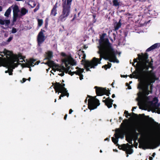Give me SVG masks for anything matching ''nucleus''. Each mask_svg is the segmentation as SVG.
Here are the masks:
<instances>
[{"instance_id": "56", "label": "nucleus", "mask_w": 160, "mask_h": 160, "mask_svg": "<svg viewBox=\"0 0 160 160\" xmlns=\"http://www.w3.org/2000/svg\"><path fill=\"white\" fill-rule=\"evenodd\" d=\"M127 15H128V16L130 17H129V18H132V14L130 13H128L126 14Z\"/></svg>"}, {"instance_id": "49", "label": "nucleus", "mask_w": 160, "mask_h": 160, "mask_svg": "<svg viewBox=\"0 0 160 160\" xmlns=\"http://www.w3.org/2000/svg\"><path fill=\"white\" fill-rule=\"evenodd\" d=\"M0 24L3 25L5 24V20H2L0 19Z\"/></svg>"}, {"instance_id": "27", "label": "nucleus", "mask_w": 160, "mask_h": 160, "mask_svg": "<svg viewBox=\"0 0 160 160\" xmlns=\"http://www.w3.org/2000/svg\"><path fill=\"white\" fill-rule=\"evenodd\" d=\"M79 51H81L82 52V58L83 59H82V61H81V62H84V67L85 68V69H86V68L85 67V62H84V61L85 60V58H86V54L85 53L84 51H83V50H81V49L79 50ZM86 61H88V60H86ZM88 61H89V60H88ZM86 71H87V70H86Z\"/></svg>"}, {"instance_id": "21", "label": "nucleus", "mask_w": 160, "mask_h": 160, "mask_svg": "<svg viewBox=\"0 0 160 160\" xmlns=\"http://www.w3.org/2000/svg\"><path fill=\"white\" fill-rule=\"evenodd\" d=\"M143 64L142 66L141 67L142 70L144 69L148 70L149 68H151L152 70H153L154 69V67L153 66V64H151L150 65H147L146 63H144Z\"/></svg>"}, {"instance_id": "28", "label": "nucleus", "mask_w": 160, "mask_h": 160, "mask_svg": "<svg viewBox=\"0 0 160 160\" xmlns=\"http://www.w3.org/2000/svg\"><path fill=\"white\" fill-rule=\"evenodd\" d=\"M114 136L115 137V138H114V137H112V142L116 145H117V144H118V141L119 137H117L116 135H115V134Z\"/></svg>"}, {"instance_id": "7", "label": "nucleus", "mask_w": 160, "mask_h": 160, "mask_svg": "<svg viewBox=\"0 0 160 160\" xmlns=\"http://www.w3.org/2000/svg\"><path fill=\"white\" fill-rule=\"evenodd\" d=\"M94 88L96 89V93L98 96H102L104 95L109 96L110 94L109 91L105 88L98 86H95Z\"/></svg>"}, {"instance_id": "44", "label": "nucleus", "mask_w": 160, "mask_h": 160, "mask_svg": "<svg viewBox=\"0 0 160 160\" xmlns=\"http://www.w3.org/2000/svg\"><path fill=\"white\" fill-rule=\"evenodd\" d=\"M10 61L15 66V67H17L18 65L16 63H15L14 62H15L16 61L15 60H14V58H12L10 59Z\"/></svg>"}, {"instance_id": "6", "label": "nucleus", "mask_w": 160, "mask_h": 160, "mask_svg": "<svg viewBox=\"0 0 160 160\" xmlns=\"http://www.w3.org/2000/svg\"><path fill=\"white\" fill-rule=\"evenodd\" d=\"M131 131L136 136L137 138H138V136L139 135V133L136 132L138 131L142 135H146V132L144 128L138 127L136 125H133L132 126L131 128Z\"/></svg>"}, {"instance_id": "15", "label": "nucleus", "mask_w": 160, "mask_h": 160, "mask_svg": "<svg viewBox=\"0 0 160 160\" xmlns=\"http://www.w3.org/2000/svg\"><path fill=\"white\" fill-rule=\"evenodd\" d=\"M52 85L54 86V88L56 92H57V90L60 89V88H64L65 84L64 83L60 84L59 82H56L55 83H52Z\"/></svg>"}, {"instance_id": "39", "label": "nucleus", "mask_w": 160, "mask_h": 160, "mask_svg": "<svg viewBox=\"0 0 160 160\" xmlns=\"http://www.w3.org/2000/svg\"><path fill=\"white\" fill-rule=\"evenodd\" d=\"M129 77L130 78H134L137 79L138 78L139 76L138 75H135L132 74H131L129 76Z\"/></svg>"}, {"instance_id": "32", "label": "nucleus", "mask_w": 160, "mask_h": 160, "mask_svg": "<svg viewBox=\"0 0 160 160\" xmlns=\"http://www.w3.org/2000/svg\"><path fill=\"white\" fill-rule=\"evenodd\" d=\"M133 150L132 149L130 148L129 149H127L126 151V153L127 154L126 157H128V154H131L133 152Z\"/></svg>"}, {"instance_id": "54", "label": "nucleus", "mask_w": 160, "mask_h": 160, "mask_svg": "<svg viewBox=\"0 0 160 160\" xmlns=\"http://www.w3.org/2000/svg\"><path fill=\"white\" fill-rule=\"evenodd\" d=\"M62 73H59L58 74V75H59L60 76H61V77H62L64 76V72H62Z\"/></svg>"}, {"instance_id": "60", "label": "nucleus", "mask_w": 160, "mask_h": 160, "mask_svg": "<svg viewBox=\"0 0 160 160\" xmlns=\"http://www.w3.org/2000/svg\"><path fill=\"white\" fill-rule=\"evenodd\" d=\"M57 3H56L55 4V5L54 7L53 8V9L52 10H55L56 9V8H57Z\"/></svg>"}, {"instance_id": "31", "label": "nucleus", "mask_w": 160, "mask_h": 160, "mask_svg": "<svg viewBox=\"0 0 160 160\" xmlns=\"http://www.w3.org/2000/svg\"><path fill=\"white\" fill-rule=\"evenodd\" d=\"M113 5L115 7H118L120 4V2L118 0H113L112 1Z\"/></svg>"}, {"instance_id": "42", "label": "nucleus", "mask_w": 160, "mask_h": 160, "mask_svg": "<svg viewBox=\"0 0 160 160\" xmlns=\"http://www.w3.org/2000/svg\"><path fill=\"white\" fill-rule=\"evenodd\" d=\"M57 13L56 11H51L50 15L52 16H54Z\"/></svg>"}, {"instance_id": "59", "label": "nucleus", "mask_w": 160, "mask_h": 160, "mask_svg": "<svg viewBox=\"0 0 160 160\" xmlns=\"http://www.w3.org/2000/svg\"><path fill=\"white\" fill-rule=\"evenodd\" d=\"M68 74L71 76H72L73 75V72H71V71H70L68 72Z\"/></svg>"}, {"instance_id": "16", "label": "nucleus", "mask_w": 160, "mask_h": 160, "mask_svg": "<svg viewBox=\"0 0 160 160\" xmlns=\"http://www.w3.org/2000/svg\"><path fill=\"white\" fill-rule=\"evenodd\" d=\"M36 61L35 59L33 58H30L27 63L23 64L26 65V67L30 68L31 67H33L34 66V62Z\"/></svg>"}, {"instance_id": "13", "label": "nucleus", "mask_w": 160, "mask_h": 160, "mask_svg": "<svg viewBox=\"0 0 160 160\" xmlns=\"http://www.w3.org/2000/svg\"><path fill=\"white\" fill-rule=\"evenodd\" d=\"M147 57V58L145 59L144 61H143V63H142L141 65V67L142 66L143 64H144V63H146V64H147V65H151V64H153V61L152 59L151 60V61H150L149 59H148V55L147 53L145 52V53H144V57Z\"/></svg>"}, {"instance_id": "62", "label": "nucleus", "mask_w": 160, "mask_h": 160, "mask_svg": "<svg viewBox=\"0 0 160 160\" xmlns=\"http://www.w3.org/2000/svg\"><path fill=\"white\" fill-rule=\"evenodd\" d=\"M72 112H73V110H72V109H70L69 110V114H71L72 113Z\"/></svg>"}, {"instance_id": "23", "label": "nucleus", "mask_w": 160, "mask_h": 160, "mask_svg": "<svg viewBox=\"0 0 160 160\" xmlns=\"http://www.w3.org/2000/svg\"><path fill=\"white\" fill-rule=\"evenodd\" d=\"M58 67H57L56 69V70L59 71V72H64V71L67 69V68L63 66H60L58 64Z\"/></svg>"}, {"instance_id": "2", "label": "nucleus", "mask_w": 160, "mask_h": 160, "mask_svg": "<svg viewBox=\"0 0 160 160\" xmlns=\"http://www.w3.org/2000/svg\"><path fill=\"white\" fill-rule=\"evenodd\" d=\"M154 80L152 81L140 77V81L139 83L138 88L142 90L140 93L141 95L144 97H146L147 99L148 97L147 96L149 93H152V84L155 82Z\"/></svg>"}, {"instance_id": "37", "label": "nucleus", "mask_w": 160, "mask_h": 160, "mask_svg": "<svg viewBox=\"0 0 160 160\" xmlns=\"http://www.w3.org/2000/svg\"><path fill=\"white\" fill-rule=\"evenodd\" d=\"M49 19L48 18H46L45 21V28L47 29L48 28V21Z\"/></svg>"}, {"instance_id": "48", "label": "nucleus", "mask_w": 160, "mask_h": 160, "mask_svg": "<svg viewBox=\"0 0 160 160\" xmlns=\"http://www.w3.org/2000/svg\"><path fill=\"white\" fill-rule=\"evenodd\" d=\"M67 68H67L66 70L65 71H64V72H65L66 73H68V72L69 71V70L70 68V67L68 66H67Z\"/></svg>"}, {"instance_id": "34", "label": "nucleus", "mask_w": 160, "mask_h": 160, "mask_svg": "<svg viewBox=\"0 0 160 160\" xmlns=\"http://www.w3.org/2000/svg\"><path fill=\"white\" fill-rule=\"evenodd\" d=\"M67 90L66 88L65 87L61 88L60 89H58L57 90V92H67Z\"/></svg>"}, {"instance_id": "3", "label": "nucleus", "mask_w": 160, "mask_h": 160, "mask_svg": "<svg viewBox=\"0 0 160 160\" xmlns=\"http://www.w3.org/2000/svg\"><path fill=\"white\" fill-rule=\"evenodd\" d=\"M138 73L141 74L140 77L144 78L145 79L154 80L155 81L157 80L155 73L153 72V70H151L149 71L148 70L144 69L142 70L141 69Z\"/></svg>"}, {"instance_id": "20", "label": "nucleus", "mask_w": 160, "mask_h": 160, "mask_svg": "<svg viewBox=\"0 0 160 160\" xmlns=\"http://www.w3.org/2000/svg\"><path fill=\"white\" fill-rule=\"evenodd\" d=\"M160 46V44L158 43H156L153 45L148 48L146 50V52H149L154 49H155Z\"/></svg>"}, {"instance_id": "52", "label": "nucleus", "mask_w": 160, "mask_h": 160, "mask_svg": "<svg viewBox=\"0 0 160 160\" xmlns=\"http://www.w3.org/2000/svg\"><path fill=\"white\" fill-rule=\"evenodd\" d=\"M61 55L63 57H66V54L63 52H62L61 53Z\"/></svg>"}, {"instance_id": "50", "label": "nucleus", "mask_w": 160, "mask_h": 160, "mask_svg": "<svg viewBox=\"0 0 160 160\" xmlns=\"http://www.w3.org/2000/svg\"><path fill=\"white\" fill-rule=\"evenodd\" d=\"M13 38V37H9L8 40H7V42H10L12 40V39Z\"/></svg>"}, {"instance_id": "22", "label": "nucleus", "mask_w": 160, "mask_h": 160, "mask_svg": "<svg viewBox=\"0 0 160 160\" xmlns=\"http://www.w3.org/2000/svg\"><path fill=\"white\" fill-rule=\"evenodd\" d=\"M45 59L48 60H50L53 57V52L52 51H49L46 53Z\"/></svg>"}, {"instance_id": "11", "label": "nucleus", "mask_w": 160, "mask_h": 160, "mask_svg": "<svg viewBox=\"0 0 160 160\" xmlns=\"http://www.w3.org/2000/svg\"><path fill=\"white\" fill-rule=\"evenodd\" d=\"M70 11H62V14L59 17V20L61 22L64 21L70 13Z\"/></svg>"}, {"instance_id": "9", "label": "nucleus", "mask_w": 160, "mask_h": 160, "mask_svg": "<svg viewBox=\"0 0 160 160\" xmlns=\"http://www.w3.org/2000/svg\"><path fill=\"white\" fill-rule=\"evenodd\" d=\"M45 31L42 29H41L39 32L37 37V42L38 45L40 47L41 44L44 42L46 39L45 36L44 35L43 32Z\"/></svg>"}, {"instance_id": "8", "label": "nucleus", "mask_w": 160, "mask_h": 160, "mask_svg": "<svg viewBox=\"0 0 160 160\" xmlns=\"http://www.w3.org/2000/svg\"><path fill=\"white\" fill-rule=\"evenodd\" d=\"M158 99L155 97L153 98L152 101H150L149 103L151 108L155 110L157 109V112L158 114H160V108L159 107V104L158 103Z\"/></svg>"}, {"instance_id": "45", "label": "nucleus", "mask_w": 160, "mask_h": 160, "mask_svg": "<svg viewBox=\"0 0 160 160\" xmlns=\"http://www.w3.org/2000/svg\"><path fill=\"white\" fill-rule=\"evenodd\" d=\"M21 13V16H22L25 15L28 12V11H20Z\"/></svg>"}, {"instance_id": "24", "label": "nucleus", "mask_w": 160, "mask_h": 160, "mask_svg": "<svg viewBox=\"0 0 160 160\" xmlns=\"http://www.w3.org/2000/svg\"><path fill=\"white\" fill-rule=\"evenodd\" d=\"M13 11V22H14L17 20V18L18 17V12L20 11Z\"/></svg>"}, {"instance_id": "53", "label": "nucleus", "mask_w": 160, "mask_h": 160, "mask_svg": "<svg viewBox=\"0 0 160 160\" xmlns=\"http://www.w3.org/2000/svg\"><path fill=\"white\" fill-rule=\"evenodd\" d=\"M95 17H96V15L95 14H93V18L94 19L93 22H95L96 21V19H95Z\"/></svg>"}, {"instance_id": "57", "label": "nucleus", "mask_w": 160, "mask_h": 160, "mask_svg": "<svg viewBox=\"0 0 160 160\" xmlns=\"http://www.w3.org/2000/svg\"><path fill=\"white\" fill-rule=\"evenodd\" d=\"M126 84L127 86H128V88L129 89H131V86L129 85L128 83H126Z\"/></svg>"}, {"instance_id": "43", "label": "nucleus", "mask_w": 160, "mask_h": 160, "mask_svg": "<svg viewBox=\"0 0 160 160\" xmlns=\"http://www.w3.org/2000/svg\"><path fill=\"white\" fill-rule=\"evenodd\" d=\"M60 93H61V95H64V96H66L68 97L69 96V93L68 92H61Z\"/></svg>"}, {"instance_id": "55", "label": "nucleus", "mask_w": 160, "mask_h": 160, "mask_svg": "<svg viewBox=\"0 0 160 160\" xmlns=\"http://www.w3.org/2000/svg\"><path fill=\"white\" fill-rule=\"evenodd\" d=\"M13 70L12 69H11L10 71H9L8 72L9 74L10 75H12L13 73L12 72H13Z\"/></svg>"}, {"instance_id": "18", "label": "nucleus", "mask_w": 160, "mask_h": 160, "mask_svg": "<svg viewBox=\"0 0 160 160\" xmlns=\"http://www.w3.org/2000/svg\"><path fill=\"white\" fill-rule=\"evenodd\" d=\"M152 148L151 149H154L157 148V147L159 146L160 145V135L159 137V141H156L150 143Z\"/></svg>"}, {"instance_id": "14", "label": "nucleus", "mask_w": 160, "mask_h": 160, "mask_svg": "<svg viewBox=\"0 0 160 160\" xmlns=\"http://www.w3.org/2000/svg\"><path fill=\"white\" fill-rule=\"evenodd\" d=\"M63 62L65 63V66L67 67L68 66V64H70L71 65H75L76 64V62L73 58H72L70 60H68L66 59H64Z\"/></svg>"}, {"instance_id": "41", "label": "nucleus", "mask_w": 160, "mask_h": 160, "mask_svg": "<svg viewBox=\"0 0 160 160\" xmlns=\"http://www.w3.org/2000/svg\"><path fill=\"white\" fill-rule=\"evenodd\" d=\"M124 114H126L125 116L127 118H128V116H131V115L130 114L128 113V112L125 110L124 112Z\"/></svg>"}, {"instance_id": "29", "label": "nucleus", "mask_w": 160, "mask_h": 160, "mask_svg": "<svg viewBox=\"0 0 160 160\" xmlns=\"http://www.w3.org/2000/svg\"><path fill=\"white\" fill-rule=\"evenodd\" d=\"M18 7L17 5H12L7 10H18Z\"/></svg>"}, {"instance_id": "47", "label": "nucleus", "mask_w": 160, "mask_h": 160, "mask_svg": "<svg viewBox=\"0 0 160 160\" xmlns=\"http://www.w3.org/2000/svg\"><path fill=\"white\" fill-rule=\"evenodd\" d=\"M17 31L16 29L15 28H13L12 30V32L13 33H14L17 32Z\"/></svg>"}, {"instance_id": "51", "label": "nucleus", "mask_w": 160, "mask_h": 160, "mask_svg": "<svg viewBox=\"0 0 160 160\" xmlns=\"http://www.w3.org/2000/svg\"><path fill=\"white\" fill-rule=\"evenodd\" d=\"M141 102H138V105L139 106V108L140 109H142V108L141 107V106H140V104H141Z\"/></svg>"}, {"instance_id": "12", "label": "nucleus", "mask_w": 160, "mask_h": 160, "mask_svg": "<svg viewBox=\"0 0 160 160\" xmlns=\"http://www.w3.org/2000/svg\"><path fill=\"white\" fill-rule=\"evenodd\" d=\"M113 101V100L110 98L109 97H108L104 100H102V102L105 103V105L108 108H110L112 107Z\"/></svg>"}, {"instance_id": "10", "label": "nucleus", "mask_w": 160, "mask_h": 160, "mask_svg": "<svg viewBox=\"0 0 160 160\" xmlns=\"http://www.w3.org/2000/svg\"><path fill=\"white\" fill-rule=\"evenodd\" d=\"M63 3V10H69L70 8L71 3L72 0H62Z\"/></svg>"}, {"instance_id": "26", "label": "nucleus", "mask_w": 160, "mask_h": 160, "mask_svg": "<svg viewBox=\"0 0 160 160\" xmlns=\"http://www.w3.org/2000/svg\"><path fill=\"white\" fill-rule=\"evenodd\" d=\"M117 130H118V132L115 134L116 135L117 137H119V138H120L121 139L123 138H124V134H123L122 132L119 129Z\"/></svg>"}, {"instance_id": "4", "label": "nucleus", "mask_w": 160, "mask_h": 160, "mask_svg": "<svg viewBox=\"0 0 160 160\" xmlns=\"http://www.w3.org/2000/svg\"><path fill=\"white\" fill-rule=\"evenodd\" d=\"M87 98H90L88 100V108L89 109L92 110L96 109L100 105L99 100L98 99H95L94 97L89 95H87Z\"/></svg>"}, {"instance_id": "25", "label": "nucleus", "mask_w": 160, "mask_h": 160, "mask_svg": "<svg viewBox=\"0 0 160 160\" xmlns=\"http://www.w3.org/2000/svg\"><path fill=\"white\" fill-rule=\"evenodd\" d=\"M3 53H4V55L6 56V58L8 59H10V57L12 54L11 52L10 51L7 50H5Z\"/></svg>"}, {"instance_id": "46", "label": "nucleus", "mask_w": 160, "mask_h": 160, "mask_svg": "<svg viewBox=\"0 0 160 160\" xmlns=\"http://www.w3.org/2000/svg\"><path fill=\"white\" fill-rule=\"evenodd\" d=\"M10 23V21L9 20H5V23L6 25H8Z\"/></svg>"}, {"instance_id": "35", "label": "nucleus", "mask_w": 160, "mask_h": 160, "mask_svg": "<svg viewBox=\"0 0 160 160\" xmlns=\"http://www.w3.org/2000/svg\"><path fill=\"white\" fill-rule=\"evenodd\" d=\"M76 69L78 70L76 71V74L78 75L80 74V72L82 71V70H84V69L78 67L76 68Z\"/></svg>"}, {"instance_id": "40", "label": "nucleus", "mask_w": 160, "mask_h": 160, "mask_svg": "<svg viewBox=\"0 0 160 160\" xmlns=\"http://www.w3.org/2000/svg\"><path fill=\"white\" fill-rule=\"evenodd\" d=\"M11 11H6L4 15L5 16L8 17L10 14Z\"/></svg>"}, {"instance_id": "5", "label": "nucleus", "mask_w": 160, "mask_h": 160, "mask_svg": "<svg viewBox=\"0 0 160 160\" xmlns=\"http://www.w3.org/2000/svg\"><path fill=\"white\" fill-rule=\"evenodd\" d=\"M138 57L136 58H134L133 59V62H137L136 66H137L136 70L138 73L141 68L142 63H143V61L145 59L147 58V57H144V54L142 53L141 55L138 54Z\"/></svg>"}, {"instance_id": "36", "label": "nucleus", "mask_w": 160, "mask_h": 160, "mask_svg": "<svg viewBox=\"0 0 160 160\" xmlns=\"http://www.w3.org/2000/svg\"><path fill=\"white\" fill-rule=\"evenodd\" d=\"M38 26H41L43 22V20L42 19H38Z\"/></svg>"}, {"instance_id": "1", "label": "nucleus", "mask_w": 160, "mask_h": 160, "mask_svg": "<svg viewBox=\"0 0 160 160\" xmlns=\"http://www.w3.org/2000/svg\"><path fill=\"white\" fill-rule=\"evenodd\" d=\"M106 35V33H102L99 40V46L98 47L99 51L98 53L100 54V58L94 57L91 61H84L85 66L87 71H91L90 68H95L98 64L101 63V61L102 58L108 60L111 62L118 63L119 62L112 44L108 38H104Z\"/></svg>"}, {"instance_id": "63", "label": "nucleus", "mask_w": 160, "mask_h": 160, "mask_svg": "<svg viewBox=\"0 0 160 160\" xmlns=\"http://www.w3.org/2000/svg\"><path fill=\"white\" fill-rule=\"evenodd\" d=\"M27 80V79H26L25 78H23L22 80V83L24 82Z\"/></svg>"}, {"instance_id": "17", "label": "nucleus", "mask_w": 160, "mask_h": 160, "mask_svg": "<svg viewBox=\"0 0 160 160\" xmlns=\"http://www.w3.org/2000/svg\"><path fill=\"white\" fill-rule=\"evenodd\" d=\"M116 146H118V148L119 149L122 150L125 152L128 148H131V145L128 143H127L126 144H123L121 145H120L118 144H117Z\"/></svg>"}, {"instance_id": "58", "label": "nucleus", "mask_w": 160, "mask_h": 160, "mask_svg": "<svg viewBox=\"0 0 160 160\" xmlns=\"http://www.w3.org/2000/svg\"><path fill=\"white\" fill-rule=\"evenodd\" d=\"M127 141L129 143L131 144L132 145V140L131 139H130L129 140H127Z\"/></svg>"}, {"instance_id": "64", "label": "nucleus", "mask_w": 160, "mask_h": 160, "mask_svg": "<svg viewBox=\"0 0 160 160\" xmlns=\"http://www.w3.org/2000/svg\"><path fill=\"white\" fill-rule=\"evenodd\" d=\"M40 62V61H37L36 62L34 63V65H38V64Z\"/></svg>"}, {"instance_id": "30", "label": "nucleus", "mask_w": 160, "mask_h": 160, "mask_svg": "<svg viewBox=\"0 0 160 160\" xmlns=\"http://www.w3.org/2000/svg\"><path fill=\"white\" fill-rule=\"evenodd\" d=\"M108 64H105L104 65L102 66V68H104L106 70L108 68H110L112 66V64L109 62H108Z\"/></svg>"}, {"instance_id": "61", "label": "nucleus", "mask_w": 160, "mask_h": 160, "mask_svg": "<svg viewBox=\"0 0 160 160\" xmlns=\"http://www.w3.org/2000/svg\"><path fill=\"white\" fill-rule=\"evenodd\" d=\"M76 18V15L75 14L74 15V17L71 20V22H72L74 21V20Z\"/></svg>"}, {"instance_id": "19", "label": "nucleus", "mask_w": 160, "mask_h": 160, "mask_svg": "<svg viewBox=\"0 0 160 160\" xmlns=\"http://www.w3.org/2000/svg\"><path fill=\"white\" fill-rule=\"evenodd\" d=\"M46 64L48 65V66L51 68L54 67L56 68L57 67H58V64H56L54 61L51 60H48V61L45 63Z\"/></svg>"}, {"instance_id": "33", "label": "nucleus", "mask_w": 160, "mask_h": 160, "mask_svg": "<svg viewBox=\"0 0 160 160\" xmlns=\"http://www.w3.org/2000/svg\"><path fill=\"white\" fill-rule=\"evenodd\" d=\"M121 24L120 22V20L119 22L117 23L116 25L114 26V29L115 30H118L121 26Z\"/></svg>"}, {"instance_id": "38", "label": "nucleus", "mask_w": 160, "mask_h": 160, "mask_svg": "<svg viewBox=\"0 0 160 160\" xmlns=\"http://www.w3.org/2000/svg\"><path fill=\"white\" fill-rule=\"evenodd\" d=\"M84 70H82V71L80 72V74L78 75L79 76V79L80 80H82L83 79V75L82 74V73L84 72Z\"/></svg>"}]
</instances>
